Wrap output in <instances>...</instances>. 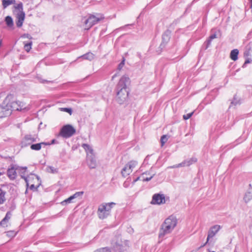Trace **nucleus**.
Returning <instances> with one entry per match:
<instances>
[{
    "instance_id": "f257e3e1",
    "label": "nucleus",
    "mask_w": 252,
    "mask_h": 252,
    "mask_svg": "<svg viewBox=\"0 0 252 252\" xmlns=\"http://www.w3.org/2000/svg\"><path fill=\"white\" fill-rule=\"evenodd\" d=\"M14 95L9 94L5 98L3 103L0 105V119L10 116L12 110L21 111L23 109V104L20 101H12Z\"/></svg>"
},
{
    "instance_id": "f03ea898",
    "label": "nucleus",
    "mask_w": 252,
    "mask_h": 252,
    "mask_svg": "<svg viewBox=\"0 0 252 252\" xmlns=\"http://www.w3.org/2000/svg\"><path fill=\"white\" fill-rule=\"evenodd\" d=\"M129 83V78L125 75L120 79L116 88V100L119 104H123L127 100L128 96L127 86Z\"/></svg>"
},
{
    "instance_id": "7ed1b4c3",
    "label": "nucleus",
    "mask_w": 252,
    "mask_h": 252,
    "mask_svg": "<svg viewBox=\"0 0 252 252\" xmlns=\"http://www.w3.org/2000/svg\"><path fill=\"white\" fill-rule=\"evenodd\" d=\"M177 224V219L173 215L166 219L161 225L158 234L159 239H162L164 236L171 233Z\"/></svg>"
},
{
    "instance_id": "20e7f679",
    "label": "nucleus",
    "mask_w": 252,
    "mask_h": 252,
    "mask_svg": "<svg viewBox=\"0 0 252 252\" xmlns=\"http://www.w3.org/2000/svg\"><path fill=\"white\" fill-rule=\"evenodd\" d=\"M114 202L103 203L100 204L97 210V215L100 219L103 220L110 214L111 209L115 205Z\"/></svg>"
},
{
    "instance_id": "39448f33",
    "label": "nucleus",
    "mask_w": 252,
    "mask_h": 252,
    "mask_svg": "<svg viewBox=\"0 0 252 252\" xmlns=\"http://www.w3.org/2000/svg\"><path fill=\"white\" fill-rule=\"evenodd\" d=\"M104 19V15L101 13H95L94 14H89L88 18L85 22V25L87 27L86 29H90L94 25Z\"/></svg>"
},
{
    "instance_id": "423d86ee",
    "label": "nucleus",
    "mask_w": 252,
    "mask_h": 252,
    "mask_svg": "<svg viewBox=\"0 0 252 252\" xmlns=\"http://www.w3.org/2000/svg\"><path fill=\"white\" fill-rule=\"evenodd\" d=\"M76 132V129L70 125L63 126L60 129L59 135L64 138H68Z\"/></svg>"
},
{
    "instance_id": "0eeeda50",
    "label": "nucleus",
    "mask_w": 252,
    "mask_h": 252,
    "mask_svg": "<svg viewBox=\"0 0 252 252\" xmlns=\"http://www.w3.org/2000/svg\"><path fill=\"white\" fill-rule=\"evenodd\" d=\"M166 199L164 194L155 193L152 196L151 204L153 205H162L165 204Z\"/></svg>"
},
{
    "instance_id": "6e6552de",
    "label": "nucleus",
    "mask_w": 252,
    "mask_h": 252,
    "mask_svg": "<svg viewBox=\"0 0 252 252\" xmlns=\"http://www.w3.org/2000/svg\"><path fill=\"white\" fill-rule=\"evenodd\" d=\"M220 229L221 226L220 225L218 224L215 225L211 227L208 232L207 241L201 247L204 246L208 242L210 239L212 238L213 237H214Z\"/></svg>"
},
{
    "instance_id": "1a4fd4ad",
    "label": "nucleus",
    "mask_w": 252,
    "mask_h": 252,
    "mask_svg": "<svg viewBox=\"0 0 252 252\" xmlns=\"http://www.w3.org/2000/svg\"><path fill=\"white\" fill-rule=\"evenodd\" d=\"M18 166L16 165L11 164L10 167L7 170V175L11 180H13L17 177L16 170H18Z\"/></svg>"
},
{
    "instance_id": "9d476101",
    "label": "nucleus",
    "mask_w": 252,
    "mask_h": 252,
    "mask_svg": "<svg viewBox=\"0 0 252 252\" xmlns=\"http://www.w3.org/2000/svg\"><path fill=\"white\" fill-rule=\"evenodd\" d=\"M197 159L195 157H192L190 158L187 159L185 160H184L181 163L175 165L173 166V167L174 168H178L180 167H183V166H189L190 165L192 164L193 163H195L197 162Z\"/></svg>"
},
{
    "instance_id": "9b49d317",
    "label": "nucleus",
    "mask_w": 252,
    "mask_h": 252,
    "mask_svg": "<svg viewBox=\"0 0 252 252\" xmlns=\"http://www.w3.org/2000/svg\"><path fill=\"white\" fill-rule=\"evenodd\" d=\"M171 33V31L169 30H167L163 33L162 36V42L161 43L159 46L161 49L164 48L165 45L169 41L170 39Z\"/></svg>"
},
{
    "instance_id": "f8f14e48",
    "label": "nucleus",
    "mask_w": 252,
    "mask_h": 252,
    "mask_svg": "<svg viewBox=\"0 0 252 252\" xmlns=\"http://www.w3.org/2000/svg\"><path fill=\"white\" fill-rule=\"evenodd\" d=\"M86 160L87 165L90 169H94L96 168L97 163L94 155H88Z\"/></svg>"
},
{
    "instance_id": "ddd939ff",
    "label": "nucleus",
    "mask_w": 252,
    "mask_h": 252,
    "mask_svg": "<svg viewBox=\"0 0 252 252\" xmlns=\"http://www.w3.org/2000/svg\"><path fill=\"white\" fill-rule=\"evenodd\" d=\"M84 193L83 191H79L75 192L73 195L70 196L68 198L63 201L61 204L62 205H65L68 203L72 202V200L78 197L81 196Z\"/></svg>"
},
{
    "instance_id": "4468645a",
    "label": "nucleus",
    "mask_w": 252,
    "mask_h": 252,
    "mask_svg": "<svg viewBox=\"0 0 252 252\" xmlns=\"http://www.w3.org/2000/svg\"><path fill=\"white\" fill-rule=\"evenodd\" d=\"M16 20V26L18 28H21L23 24L25 18V14L24 12H19L17 14Z\"/></svg>"
},
{
    "instance_id": "2eb2a0df",
    "label": "nucleus",
    "mask_w": 252,
    "mask_h": 252,
    "mask_svg": "<svg viewBox=\"0 0 252 252\" xmlns=\"http://www.w3.org/2000/svg\"><path fill=\"white\" fill-rule=\"evenodd\" d=\"M21 145L22 147H26L32 145L31 134L25 135L21 142Z\"/></svg>"
},
{
    "instance_id": "dca6fc26",
    "label": "nucleus",
    "mask_w": 252,
    "mask_h": 252,
    "mask_svg": "<svg viewBox=\"0 0 252 252\" xmlns=\"http://www.w3.org/2000/svg\"><path fill=\"white\" fill-rule=\"evenodd\" d=\"M151 170L146 171L142 174V180L143 182H148L150 181L155 176V174H151Z\"/></svg>"
},
{
    "instance_id": "f3484780",
    "label": "nucleus",
    "mask_w": 252,
    "mask_h": 252,
    "mask_svg": "<svg viewBox=\"0 0 252 252\" xmlns=\"http://www.w3.org/2000/svg\"><path fill=\"white\" fill-rule=\"evenodd\" d=\"M50 145V144L49 143L41 142L39 143L32 144L31 145L30 148L32 150L39 151L41 149L42 146H45Z\"/></svg>"
},
{
    "instance_id": "a211bd4d",
    "label": "nucleus",
    "mask_w": 252,
    "mask_h": 252,
    "mask_svg": "<svg viewBox=\"0 0 252 252\" xmlns=\"http://www.w3.org/2000/svg\"><path fill=\"white\" fill-rule=\"evenodd\" d=\"M18 171L21 172V177L22 178L24 179L26 183V185L27 187L29 186V184L28 182V178L25 176V172L27 170V168L26 167H21L18 166Z\"/></svg>"
},
{
    "instance_id": "6ab92c4d",
    "label": "nucleus",
    "mask_w": 252,
    "mask_h": 252,
    "mask_svg": "<svg viewBox=\"0 0 252 252\" xmlns=\"http://www.w3.org/2000/svg\"><path fill=\"white\" fill-rule=\"evenodd\" d=\"M126 247L122 245L116 243L112 248V252H125Z\"/></svg>"
},
{
    "instance_id": "aec40b11",
    "label": "nucleus",
    "mask_w": 252,
    "mask_h": 252,
    "mask_svg": "<svg viewBox=\"0 0 252 252\" xmlns=\"http://www.w3.org/2000/svg\"><path fill=\"white\" fill-rule=\"evenodd\" d=\"M10 213L7 212L5 217L0 221V226L2 227L7 226L6 223L10 219Z\"/></svg>"
},
{
    "instance_id": "412c9836",
    "label": "nucleus",
    "mask_w": 252,
    "mask_h": 252,
    "mask_svg": "<svg viewBox=\"0 0 252 252\" xmlns=\"http://www.w3.org/2000/svg\"><path fill=\"white\" fill-rule=\"evenodd\" d=\"M243 199L246 203L249 202L252 199V189H249L247 190Z\"/></svg>"
},
{
    "instance_id": "4be33fe9",
    "label": "nucleus",
    "mask_w": 252,
    "mask_h": 252,
    "mask_svg": "<svg viewBox=\"0 0 252 252\" xmlns=\"http://www.w3.org/2000/svg\"><path fill=\"white\" fill-rule=\"evenodd\" d=\"M238 54H239V51L238 49H235L232 50L231 51L230 54V59L234 61H236L238 59Z\"/></svg>"
},
{
    "instance_id": "5701e85b",
    "label": "nucleus",
    "mask_w": 252,
    "mask_h": 252,
    "mask_svg": "<svg viewBox=\"0 0 252 252\" xmlns=\"http://www.w3.org/2000/svg\"><path fill=\"white\" fill-rule=\"evenodd\" d=\"M79 58H83V59L91 61L94 59V54H93L91 52H88V53L81 56Z\"/></svg>"
},
{
    "instance_id": "b1692460",
    "label": "nucleus",
    "mask_w": 252,
    "mask_h": 252,
    "mask_svg": "<svg viewBox=\"0 0 252 252\" xmlns=\"http://www.w3.org/2000/svg\"><path fill=\"white\" fill-rule=\"evenodd\" d=\"M131 172L132 169H130L126 164L125 166L122 169L121 173L123 177H126L127 175H129Z\"/></svg>"
},
{
    "instance_id": "393cba45",
    "label": "nucleus",
    "mask_w": 252,
    "mask_h": 252,
    "mask_svg": "<svg viewBox=\"0 0 252 252\" xmlns=\"http://www.w3.org/2000/svg\"><path fill=\"white\" fill-rule=\"evenodd\" d=\"M5 22L8 27L11 28L14 26V23L12 17L10 16H7L5 18Z\"/></svg>"
},
{
    "instance_id": "a878e982",
    "label": "nucleus",
    "mask_w": 252,
    "mask_h": 252,
    "mask_svg": "<svg viewBox=\"0 0 252 252\" xmlns=\"http://www.w3.org/2000/svg\"><path fill=\"white\" fill-rule=\"evenodd\" d=\"M15 3V0H2V4L3 8H6L9 5L14 4Z\"/></svg>"
},
{
    "instance_id": "bb28decb",
    "label": "nucleus",
    "mask_w": 252,
    "mask_h": 252,
    "mask_svg": "<svg viewBox=\"0 0 252 252\" xmlns=\"http://www.w3.org/2000/svg\"><path fill=\"white\" fill-rule=\"evenodd\" d=\"M82 147L87 153H89L91 155L93 154V149L88 144H83Z\"/></svg>"
},
{
    "instance_id": "cd10ccee",
    "label": "nucleus",
    "mask_w": 252,
    "mask_h": 252,
    "mask_svg": "<svg viewBox=\"0 0 252 252\" xmlns=\"http://www.w3.org/2000/svg\"><path fill=\"white\" fill-rule=\"evenodd\" d=\"M24 44L25 50L27 52H29L32 48V41H30V42H29L27 43L24 42Z\"/></svg>"
},
{
    "instance_id": "c85d7f7f",
    "label": "nucleus",
    "mask_w": 252,
    "mask_h": 252,
    "mask_svg": "<svg viewBox=\"0 0 252 252\" xmlns=\"http://www.w3.org/2000/svg\"><path fill=\"white\" fill-rule=\"evenodd\" d=\"M5 192L0 189V204H3L5 200Z\"/></svg>"
},
{
    "instance_id": "c756f323",
    "label": "nucleus",
    "mask_w": 252,
    "mask_h": 252,
    "mask_svg": "<svg viewBox=\"0 0 252 252\" xmlns=\"http://www.w3.org/2000/svg\"><path fill=\"white\" fill-rule=\"evenodd\" d=\"M47 171L51 173L55 174L58 172V169L53 166H48L47 167Z\"/></svg>"
},
{
    "instance_id": "7c9ffc66",
    "label": "nucleus",
    "mask_w": 252,
    "mask_h": 252,
    "mask_svg": "<svg viewBox=\"0 0 252 252\" xmlns=\"http://www.w3.org/2000/svg\"><path fill=\"white\" fill-rule=\"evenodd\" d=\"M137 162L135 161H131L129 162L127 164H126V165L128 166V167L130 169L133 170V168H134L136 165H137Z\"/></svg>"
},
{
    "instance_id": "2f4dec72",
    "label": "nucleus",
    "mask_w": 252,
    "mask_h": 252,
    "mask_svg": "<svg viewBox=\"0 0 252 252\" xmlns=\"http://www.w3.org/2000/svg\"><path fill=\"white\" fill-rule=\"evenodd\" d=\"M239 103V101L237 100V98L236 97V95H235L233 97V100L231 102V104L229 106V108L232 106V105H236L237 104Z\"/></svg>"
},
{
    "instance_id": "473e14b6",
    "label": "nucleus",
    "mask_w": 252,
    "mask_h": 252,
    "mask_svg": "<svg viewBox=\"0 0 252 252\" xmlns=\"http://www.w3.org/2000/svg\"><path fill=\"white\" fill-rule=\"evenodd\" d=\"M14 7L16 9L18 10L19 12H24L23 11V3L22 2H20L18 4H17L16 5H15Z\"/></svg>"
},
{
    "instance_id": "72a5a7b5",
    "label": "nucleus",
    "mask_w": 252,
    "mask_h": 252,
    "mask_svg": "<svg viewBox=\"0 0 252 252\" xmlns=\"http://www.w3.org/2000/svg\"><path fill=\"white\" fill-rule=\"evenodd\" d=\"M168 140V137L166 135H162L160 138L161 146H163Z\"/></svg>"
},
{
    "instance_id": "f704fd0d",
    "label": "nucleus",
    "mask_w": 252,
    "mask_h": 252,
    "mask_svg": "<svg viewBox=\"0 0 252 252\" xmlns=\"http://www.w3.org/2000/svg\"><path fill=\"white\" fill-rule=\"evenodd\" d=\"M94 252H111V251L109 248L105 247L98 249Z\"/></svg>"
},
{
    "instance_id": "c9c22d12",
    "label": "nucleus",
    "mask_w": 252,
    "mask_h": 252,
    "mask_svg": "<svg viewBox=\"0 0 252 252\" xmlns=\"http://www.w3.org/2000/svg\"><path fill=\"white\" fill-rule=\"evenodd\" d=\"M125 59L123 57V60L118 65V69L119 70H121L124 67V64H125Z\"/></svg>"
},
{
    "instance_id": "e433bc0d",
    "label": "nucleus",
    "mask_w": 252,
    "mask_h": 252,
    "mask_svg": "<svg viewBox=\"0 0 252 252\" xmlns=\"http://www.w3.org/2000/svg\"><path fill=\"white\" fill-rule=\"evenodd\" d=\"M60 109L61 111L67 112L70 114H71L72 112V109L70 108H61Z\"/></svg>"
},
{
    "instance_id": "4c0bfd02",
    "label": "nucleus",
    "mask_w": 252,
    "mask_h": 252,
    "mask_svg": "<svg viewBox=\"0 0 252 252\" xmlns=\"http://www.w3.org/2000/svg\"><path fill=\"white\" fill-rule=\"evenodd\" d=\"M193 112L189 113L188 114H187L186 115H184L183 116V118L184 120H188L189 119L192 115Z\"/></svg>"
},
{
    "instance_id": "58836bf2",
    "label": "nucleus",
    "mask_w": 252,
    "mask_h": 252,
    "mask_svg": "<svg viewBox=\"0 0 252 252\" xmlns=\"http://www.w3.org/2000/svg\"><path fill=\"white\" fill-rule=\"evenodd\" d=\"M211 41H212V40H211L209 38V39L205 42V43L206 44V49L208 48L209 47V46L211 43Z\"/></svg>"
},
{
    "instance_id": "ea45409f",
    "label": "nucleus",
    "mask_w": 252,
    "mask_h": 252,
    "mask_svg": "<svg viewBox=\"0 0 252 252\" xmlns=\"http://www.w3.org/2000/svg\"><path fill=\"white\" fill-rule=\"evenodd\" d=\"M29 188H30V189L35 191V190H37V187L35 188L34 185V184H32L29 187Z\"/></svg>"
},
{
    "instance_id": "a19ab883",
    "label": "nucleus",
    "mask_w": 252,
    "mask_h": 252,
    "mask_svg": "<svg viewBox=\"0 0 252 252\" xmlns=\"http://www.w3.org/2000/svg\"><path fill=\"white\" fill-rule=\"evenodd\" d=\"M244 55L245 57H248V56H251V54H250V51L249 50L245 51L244 52Z\"/></svg>"
},
{
    "instance_id": "79ce46f5",
    "label": "nucleus",
    "mask_w": 252,
    "mask_h": 252,
    "mask_svg": "<svg viewBox=\"0 0 252 252\" xmlns=\"http://www.w3.org/2000/svg\"><path fill=\"white\" fill-rule=\"evenodd\" d=\"M217 37V35L216 33H213V34H212L210 36H209V38L211 39V40H213L214 39V38H216Z\"/></svg>"
},
{
    "instance_id": "37998d69",
    "label": "nucleus",
    "mask_w": 252,
    "mask_h": 252,
    "mask_svg": "<svg viewBox=\"0 0 252 252\" xmlns=\"http://www.w3.org/2000/svg\"><path fill=\"white\" fill-rule=\"evenodd\" d=\"M31 143L32 144L36 141V138L34 137L32 135H31Z\"/></svg>"
},
{
    "instance_id": "c03bdc74",
    "label": "nucleus",
    "mask_w": 252,
    "mask_h": 252,
    "mask_svg": "<svg viewBox=\"0 0 252 252\" xmlns=\"http://www.w3.org/2000/svg\"><path fill=\"white\" fill-rule=\"evenodd\" d=\"M7 233V235L9 236H15L16 234L14 231H8Z\"/></svg>"
},
{
    "instance_id": "a18cd8bd",
    "label": "nucleus",
    "mask_w": 252,
    "mask_h": 252,
    "mask_svg": "<svg viewBox=\"0 0 252 252\" xmlns=\"http://www.w3.org/2000/svg\"><path fill=\"white\" fill-rule=\"evenodd\" d=\"M39 81L40 83H48V82H50V81H48V80H44V79H39Z\"/></svg>"
},
{
    "instance_id": "49530a36",
    "label": "nucleus",
    "mask_w": 252,
    "mask_h": 252,
    "mask_svg": "<svg viewBox=\"0 0 252 252\" xmlns=\"http://www.w3.org/2000/svg\"><path fill=\"white\" fill-rule=\"evenodd\" d=\"M251 62H252V60L251 59L248 58L246 60L245 63V64H248V63H250Z\"/></svg>"
},
{
    "instance_id": "de8ad7c7",
    "label": "nucleus",
    "mask_w": 252,
    "mask_h": 252,
    "mask_svg": "<svg viewBox=\"0 0 252 252\" xmlns=\"http://www.w3.org/2000/svg\"><path fill=\"white\" fill-rule=\"evenodd\" d=\"M140 178H142L141 177H138L135 179H134L132 182L133 184H134L136 181L140 180Z\"/></svg>"
},
{
    "instance_id": "09e8293b",
    "label": "nucleus",
    "mask_w": 252,
    "mask_h": 252,
    "mask_svg": "<svg viewBox=\"0 0 252 252\" xmlns=\"http://www.w3.org/2000/svg\"><path fill=\"white\" fill-rule=\"evenodd\" d=\"M149 156H147L144 159V163H143L144 164L146 163V161H148V160L149 159Z\"/></svg>"
},
{
    "instance_id": "8fccbe9b",
    "label": "nucleus",
    "mask_w": 252,
    "mask_h": 252,
    "mask_svg": "<svg viewBox=\"0 0 252 252\" xmlns=\"http://www.w3.org/2000/svg\"><path fill=\"white\" fill-rule=\"evenodd\" d=\"M246 65H247V64H245V63H244L242 67L243 68H245V67H246Z\"/></svg>"
},
{
    "instance_id": "3c124183",
    "label": "nucleus",
    "mask_w": 252,
    "mask_h": 252,
    "mask_svg": "<svg viewBox=\"0 0 252 252\" xmlns=\"http://www.w3.org/2000/svg\"><path fill=\"white\" fill-rule=\"evenodd\" d=\"M55 139H53L51 141V144H54L55 143ZM51 144V143H50Z\"/></svg>"
},
{
    "instance_id": "603ef678",
    "label": "nucleus",
    "mask_w": 252,
    "mask_h": 252,
    "mask_svg": "<svg viewBox=\"0 0 252 252\" xmlns=\"http://www.w3.org/2000/svg\"><path fill=\"white\" fill-rule=\"evenodd\" d=\"M1 44H2V40H1V39H0V46H1Z\"/></svg>"
},
{
    "instance_id": "864d4df0",
    "label": "nucleus",
    "mask_w": 252,
    "mask_h": 252,
    "mask_svg": "<svg viewBox=\"0 0 252 252\" xmlns=\"http://www.w3.org/2000/svg\"><path fill=\"white\" fill-rule=\"evenodd\" d=\"M250 2L251 3V6H252V0H250Z\"/></svg>"
},
{
    "instance_id": "5fc2aeb1",
    "label": "nucleus",
    "mask_w": 252,
    "mask_h": 252,
    "mask_svg": "<svg viewBox=\"0 0 252 252\" xmlns=\"http://www.w3.org/2000/svg\"><path fill=\"white\" fill-rule=\"evenodd\" d=\"M2 174H3V173L0 172V176L2 175Z\"/></svg>"
},
{
    "instance_id": "6e6d98bb",
    "label": "nucleus",
    "mask_w": 252,
    "mask_h": 252,
    "mask_svg": "<svg viewBox=\"0 0 252 252\" xmlns=\"http://www.w3.org/2000/svg\"><path fill=\"white\" fill-rule=\"evenodd\" d=\"M115 75H114L113 77H112V79H113L114 77H115Z\"/></svg>"
}]
</instances>
